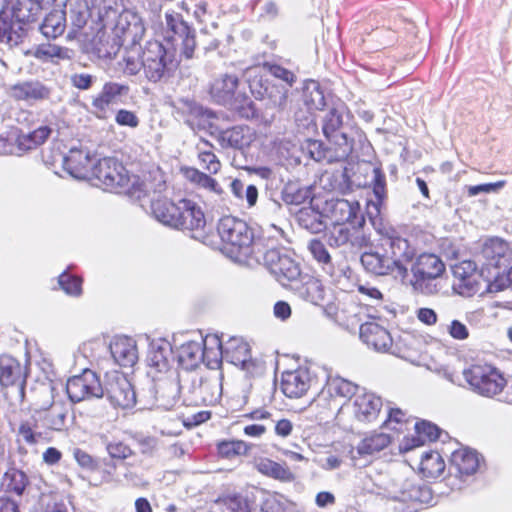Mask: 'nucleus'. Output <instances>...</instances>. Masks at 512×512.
<instances>
[{"mask_svg": "<svg viewBox=\"0 0 512 512\" xmlns=\"http://www.w3.org/2000/svg\"><path fill=\"white\" fill-rule=\"evenodd\" d=\"M356 233H358V231L354 230L352 232L346 224H333V227L327 235L328 243L332 247H341L348 243L352 246L360 245L358 236H354Z\"/></svg>", "mask_w": 512, "mask_h": 512, "instance_id": "nucleus-41", "label": "nucleus"}, {"mask_svg": "<svg viewBox=\"0 0 512 512\" xmlns=\"http://www.w3.org/2000/svg\"><path fill=\"white\" fill-rule=\"evenodd\" d=\"M343 105L331 108L323 118V133L325 137L336 146V160H343L349 156L353 147V140L345 131Z\"/></svg>", "mask_w": 512, "mask_h": 512, "instance_id": "nucleus-8", "label": "nucleus"}, {"mask_svg": "<svg viewBox=\"0 0 512 512\" xmlns=\"http://www.w3.org/2000/svg\"><path fill=\"white\" fill-rule=\"evenodd\" d=\"M26 485L27 477L20 470L11 469L3 476L2 486L5 487L7 492L21 495L24 492Z\"/></svg>", "mask_w": 512, "mask_h": 512, "instance_id": "nucleus-48", "label": "nucleus"}, {"mask_svg": "<svg viewBox=\"0 0 512 512\" xmlns=\"http://www.w3.org/2000/svg\"><path fill=\"white\" fill-rule=\"evenodd\" d=\"M445 331L456 341H465L469 338L470 332L468 327L459 320H452L445 327Z\"/></svg>", "mask_w": 512, "mask_h": 512, "instance_id": "nucleus-60", "label": "nucleus"}, {"mask_svg": "<svg viewBox=\"0 0 512 512\" xmlns=\"http://www.w3.org/2000/svg\"><path fill=\"white\" fill-rule=\"evenodd\" d=\"M66 391L70 400L75 403L102 398L104 395V388L99 377L90 369H85L82 374L68 379Z\"/></svg>", "mask_w": 512, "mask_h": 512, "instance_id": "nucleus-14", "label": "nucleus"}, {"mask_svg": "<svg viewBox=\"0 0 512 512\" xmlns=\"http://www.w3.org/2000/svg\"><path fill=\"white\" fill-rule=\"evenodd\" d=\"M361 308L353 306L350 309V315L347 317L346 325L350 329L359 327V334L361 340L372 347L378 352H391L395 353L393 349V338L390 333L376 322H364V314L361 313Z\"/></svg>", "mask_w": 512, "mask_h": 512, "instance_id": "nucleus-6", "label": "nucleus"}, {"mask_svg": "<svg viewBox=\"0 0 512 512\" xmlns=\"http://www.w3.org/2000/svg\"><path fill=\"white\" fill-rule=\"evenodd\" d=\"M239 84L236 75L221 74L215 78L209 88V94L214 102L221 105H232Z\"/></svg>", "mask_w": 512, "mask_h": 512, "instance_id": "nucleus-26", "label": "nucleus"}, {"mask_svg": "<svg viewBox=\"0 0 512 512\" xmlns=\"http://www.w3.org/2000/svg\"><path fill=\"white\" fill-rule=\"evenodd\" d=\"M20 41L21 34L12 28L11 23L3 20L2 24H0V44L13 47L18 45Z\"/></svg>", "mask_w": 512, "mask_h": 512, "instance_id": "nucleus-56", "label": "nucleus"}, {"mask_svg": "<svg viewBox=\"0 0 512 512\" xmlns=\"http://www.w3.org/2000/svg\"><path fill=\"white\" fill-rule=\"evenodd\" d=\"M491 276L493 279H491V281H487V292H500L512 285V266L507 270L506 274L501 275L497 272Z\"/></svg>", "mask_w": 512, "mask_h": 512, "instance_id": "nucleus-55", "label": "nucleus"}, {"mask_svg": "<svg viewBox=\"0 0 512 512\" xmlns=\"http://www.w3.org/2000/svg\"><path fill=\"white\" fill-rule=\"evenodd\" d=\"M391 442V438L386 433H374L359 442L357 447L351 451L352 459L359 456H371L385 449Z\"/></svg>", "mask_w": 512, "mask_h": 512, "instance_id": "nucleus-34", "label": "nucleus"}, {"mask_svg": "<svg viewBox=\"0 0 512 512\" xmlns=\"http://www.w3.org/2000/svg\"><path fill=\"white\" fill-rule=\"evenodd\" d=\"M171 349L169 344L151 343L147 354V364L157 372L166 371L169 366Z\"/></svg>", "mask_w": 512, "mask_h": 512, "instance_id": "nucleus-39", "label": "nucleus"}, {"mask_svg": "<svg viewBox=\"0 0 512 512\" xmlns=\"http://www.w3.org/2000/svg\"><path fill=\"white\" fill-rule=\"evenodd\" d=\"M224 360L240 367L250 376L263 372L262 363L251 357L249 345L239 337H231L224 344Z\"/></svg>", "mask_w": 512, "mask_h": 512, "instance_id": "nucleus-15", "label": "nucleus"}, {"mask_svg": "<svg viewBox=\"0 0 512 512\" xmlns=\"http://www.w3.org/2000/svg\"><path fill=\"white\" fill-rule=\"evenodd\" d=\"M252 465L259 473L265 476L284 482H289L294 479V475L288 467L269 458L254 457Z\"/></svg>", "mask_w": 512, "mask_h": 512, "instance_id": "nucleus-33", "label": "nucleus"}, {"mask_svg": "<svg viewBox=\"0 0 512 512\" xmlns=\"http://www.w3.org/2000/svg\"><path fill=\"white\" fill-rule=\"evenodd\" d=\"M180 213L177 214L176 229L191 231L192 238L199 239L206 225L201 207L190 199L180 200Z\"/></svg>", "mask_w": 512, "mask_h": 512, "instance_id": "nucleus-17", "label": "nucleus"}, {"mask_svg": "<svg viewBox=\"0 0 512 512\" xmlns=\"http://www.w3.org/2000/svg\"><path fill=\"white\" fill-rule=\"evenodd\" d=\"M351 407L357 420L370 423L378 417L382 407V400L374 393L358 388Z\"/></svg>", "mask_w": 512, "mask_h": 512, "instance_id": "nucleus-20", "label": "nucleus"}, {"mask_svg": "<svg viewBox=\"0 0 512 512\" xmlns=\"http://www.w3.org/2000/svg\"><path fill=\"white\" fill-rule=\"evenodd\" d=\"M177 66L178 60L173 49L158 41L147 43L142 53V68L149 81L158 82L169 78Z\"/></svg>", "mask_w": 512, "mask_h": 512, "instance_id": "nucleus-3", "label": "nucleus"}, {"mask_svg": "<svg viewBox=\"0 0 512 512\" xmlns=\"http://www.w3.org/2000/svg\"><path fill=\"white\" fill-rule=\"evenodd\" d=\"M320 212L311 207H304L296 214L298 224L311 233H320L325 230L326 224Z\"/></svg>", "mask_w": 512, "mask_h": 512, "instance_id": "nucleus-40", "label": "nucleus"}, {"mask_svg": "<svg viewBox=\"0 0 512 512\" xmlns=\"http://www.w3.org/2000/svg\"><path fill=\"white\" fill-rule=\"evenodd\" d=\"M218 234L223 251L232 259L248 256L253 242V233L243 220L232 216L223 217L218 223Z\"/></svg>", "mask_w": 512, "mask_h": 512, "instance_id": "nucleus-2", "label": "nucleus"}, {"mask_svg": "<svg viewBox=\"0 0 512 512\" xmlns=\"http://www.w3.org/2000/svg\"><path fill=\"white\" fill-rule=\"evenodd\" d=\"M313 377L306 367L286 371L282 374L281 389L289 398H300L312 387Z\"/></svg>", "mask_w": 512, "mask_h": 512, "instance_id": "nucleus-19", "label": "nucleus"}, {"mask_svg": "<svg viewBox=\"0 0 512 512\" xmlns=\"http://www.w3.org/2000/svg\"><path fill=\"white\" fill-rule=\"evenodd\" d=\"M250 446L242 440L223 441L218 444V453L224 458H234L248 453Z\"/></svg>", "mask_w": 512, "mask_h": 512, "instance_id": "nucleus-51", "label": "nucleus"}, {"mask_svg": "<svg viewBox=\"0 0 512 512\" xmlns=\"http://www.w3.org/2000/svg\"><path fill=\"white\" fill-rule=\"evenodd\" d=\"M212 146L207 141L198 144V159L201 167L211 174H216L221 168L217 156L211 151Z\"/></svg>", "mask_w": 512, "mask_h": 512, "instance_id": "nucleus-46", "label": "nucleus"}, {"mask_svg": "<svg viewBox=\"0 0 512 512\" xmlns=\"http://www.w3.org/2000/svg\"><path fill=\"white\" fill-rule=\"evenodd\" d=\"M289 502L281 495L267 497L260 508V512H286Z\"/></svg>", "mask_w": 512, "mask_h": 512, "instance_id": "nucleus-57", "label": "nucleus"}, {"mask_svg": "<svg viewBox=\"0 0 512 512\" xmlns=\"http://www.w3.org/2000/svg\"><path fill=\"white\" fill-rule=\"evenodd\" d=\"M299 294L305 300L318 305L324 299V288L318 279L309 277L299 288Z\"/></svg>", "mask_w": 512, "mask_h": 512, "instance_id": "nucleus-49", "label": "nucleus"}, {"mask_svg": "<svg viewBox=\"0 0 512 512\" xmlns=\"http://www.w3.org/2000/svg\"><path fill=\"white\" fill-rule=\"evenodd\" d=\"M52 129L48 126H41L29 133H21L18 134L14 132L15 147L17 148V155H21L22 153L35 149L38 146L42 145L50 136Z\"/></svg>", "mask_w": 512, "mask_h": 512, "instance_id": "nucleus-30", "label": "nucleus"}, {"mask_svg": "<svg viewBox=\"0 0 512 512\" xmlns=\"http://www.w3.org/2000/svg\"><path fill=\"white\" fill-rule=\"evenodd\" d=\"M36 425H33L29 421L24 422L20 425L18 430L19 437L27 444L34 445L39 442L42 434L35 430Z\"/></svg>", "mask_w": 512, "mask_h": 512, "instance_id": "nucleus-61", "label": "nucleus"}, {"mask_svg": "<svg viewBox=\"0 0 512 512\" xmlns=\"http://www.w3.org/2000/svg\"><path fill=\"white\" fill-rule=\"evenodd\" d=\"M358 386L352 382L338 376H328L325 385L318 393V401L324 402L329 408L343 410L346 405V400L354 397Z\"/></svg>", "mask_w": 512, "mask_h": 512, "instance_id": "nucleus-13", "label": "nucleus"}, {"mask_svg": "<svg viewBox=\"0 0 512 512\" xmlns=\"http://www.w3.org/2000/svg\"><path fill=\"white\" fill-rule=\"evenodd\" d=\"M366 489L370 493L383 494L390 499L401 502L427 503L431 499L430 489L418 485L415 482V477L409 479L399 475L387 481L383 488L375 485V487H366Z\"/></svg>", "mask_w": 512, "mask_h": 512, "instance_id": "nucleus-5", "label": "nucleus"}, {"mask_svg": "<svg viewBox=\"0 0 512 512\" xmlns=\"http://www.w3.org/2000/svg\"><path fill=\"white\" fill-rule=\"evenodd\" d=\"M111 355L119 366L133 367L139 358L136 341L127 336L115 337L110 343Z\"/></svg>", "mask_w": 512, "mask_h": 512, "instance_id": "nucleus-25", "label": "nucleus"}, {"mask_svg": "<svg viewBox=\"0 0 512 512\" xmlns=\"http://www.w3.org/2000/svg\"><path fill=\"white\" fill-rule=\"evenodd\" d=\"M9 93L15 100L33 103L48 100L51 95V89L40 81L31 80L12 85Z\"/></svg>", "mask_w": 512, "mask_h": 512, "instance_id": "nucleus-23", "label": "nucleus"}, {"mask_svg": "<svg viewBox=\"0 0 512 512\" xmlns=\"http://www.w3.org/2000/svg\"><path fill=\"white\" fill-rule=\"evenodd\" d=\"M305 102L310 109L322 110L325 106V98L319 87L313 83L312 89L307 88L305 94Z\"/></svg>", "mask_w": 512, "mask_h": 512, "instance_id": "nucleus-58", "label": "nucleus"}, {"mask_svg": "<svg viewBox=\"0 0 512 512\" xmlns=\"http://www.w3.org/2000/svg\"><path fill=\"white\" fill-rule=\"evenodd\" d=\"M224 512H250V503L247 497L240 494L228 495L219 500Z\"/></svg>", "mask_w": 512, "mask_h": 512, "instance_id": "nucleus-50", "label": "nucleus"}, {"mask_svg": "<svg viewBox=\"0 0 512 512\" xmlns=\"http://www.w3.org/2000/svg\"><path fill=\"white\" fill-rule=\"evenodd\" d=\"M95 179L104 189L118 191L129 183V176L124 166L114 158L99 159L93 164L91 180Z\"/></svg>", "mask_w": 512, "mask_h": 512, "instance_id": "nucleus-12", "label": "nucleus"}, {"mask_svg": "<svg viewBox=\"0 0 512 512\" xmlns=\"http://www.w3.org/2000/svg\"><path fill=\"white\" fill-rule=\"evenodd\" d=\"M107 398L115 407L132 408L136 403V394L130 381L122 374L108 378L104 389Z\"/></svg>", "mask_w": 512, "mask_h": 512, "instance_id": "nucleus-18", "label": "nucleus"}, {"mask_svg": "<svg viewBox=\"0 0 512 512\" xmlns=\"http://www.w3.org/2000/svg\"><path fill=\"white\" fill-rule=\"evenodd\" d=\"M166 26L167 29L173 33L171 39L173 41H177L179 36H183L185 33H188L190 27L188 24L182 19L181 15L172 13H166L165 15Z\"/></svg>", "mask_w": 512, "mask_h": 512, "instance_id": "nucleus-52", "label": "nucleus"}, {"mask_svg": "<svg viewBox=\"0 0 512 512\" xmlns=\"http://www.w3.org/2000/svg\"><path fill=\"white\" fill-rule=\"evenodd\" d=\"M107 452L110 457L114 459H126L132 455L131 448L121 441L109 442L106 446Z\"/></svg>", "mask_w": 512, "mask_h": 512, "instance_id": "nucleus-62", "label": "nucleus"}, {"mask_svg": "<svg viewBox=\"0 0 512 512\" xmlns=\"http://www.w3.org/2000/svg\"><path fill=\"white\" fill-rule=\"evenodd\" d=\"M178 105L179 111L187 116L186 122L191 127L205 128L212 125L211 120L215 118V114L211 110L203 108L190 99H181Z\"/></svg>", "mask_w": 512, "mask_h": 512, "instance_id": "nucleus-28", "label": "nucleus"}, {"mask_svg": "<svg viewBox=\"0 0 512 512\" xmlns=\"http://www.w3.org/2000/svg\"><path fill=\"white\" fill-rule=\"evenodd\" d=\"M308 250L310 251L313 258L319 263L324 266L332 267L331 263V256L326 249L323 242H321L318 239H312L308 243Z\"/></svg>", "mask_w": 512, "mask_h": 512, "instance_id": "nucleus-54", "label": "nucleus"}, {"mask_svg": "<svg viewBox=\"0 0 512 512\" xmlns=\"http://www.w3.org/2000/svg\"><path fill=\"white\" fill-rule=\"evenodd\" d=\"M65 20L64 11L54 10L45 17L40 30L45 37L56 38L64 32Z\"/></svg>", "mask_w": 512, "mask_h": 512, "instance_id": "nucleus-42", "label": "nucleus"}, {"mask_svg": "<svg viewBox=\"0 0 512 512\" xmlns=\"http://www.w3.org/2000/svg\"><path fill=\"white\" fill-rule=\"evenodd\" d=\"M420 469L424 476L436 478L443 473L445 462L438 452H427L421 457Z\"/></svg>", "mask_w": 512, "mask_h": 512, "instance_id": "nucleus-43", "label": "nucleus"}, {"mask_svg": "<svg viewBox=\"0 0 512 512\" xmlns=\"http://www.w3.org/2000/svg\"><path fill=\"white\" fill-rule=\"evenodd\" d=\"M479 456L469 448H460L451 454V468L460 476L474 474L479 468Z\"/></svg>", "mask_w": 512, "mask_h": 512, "instance_id": "nucleus-29", "label": "nucleus"}, {"mask_svg": "<svg viewBox=\"0 0 512 512\" xmlns=\"http://www.w3.org/2000/svg\"><path fill=\"white\" fill-rule=\"evenodd\" d=\"M23 382L20 363L11 356H1L0 385L2 387L16 386L22 389Z\"/></svg>", "mask_w": 512, "mask_h": 512, "instance_id": "nucleus-31", "label": "nucleus"}, {"mask_svg": "<svg viewBox=\"0 0 512 512\" xmlns=\"http://www.w3.org/2000/svg\"><path fill=\"white\" fill-rule=\"evenodd\" d=\"M129 91L128 86L107 82L104 84L100 94L93 100L92 105L99 111H106L109 105L116 103L119 97L126 95Z\"/></svg>", "mask_w": 512, "mask_h": 512, "instance_id": "nucleus-37", "label": "nucleus"}, {"mask_svg": "<svg viewBox=\"0 0 512 512\" xmlns=\"http://www.w3.org/2000/svg\"><path fill=\"white\" fill-rule=\"evenodd\" d=\"M505 182L504 181H498L495 183H486V184H479L474 186H467V194L470 197L477 196L481 193H495L498 192L501 188H503Z\"/></svg>", "mask_w": 512, "mask_h": 512, "instance_id": "nucleus-63", "label": "nucleus"}, {"mask_svg": "<svg viewBox=\"0 0 512 512\" xmlns=\"http://www.w3.org/2000/svg\"><path fill=\"white\" fill-rule=\"evenodd\" d=\"M455 278L454 289L464 297H471L480 292L482 287L487 292V281L491 278L484 275V270L478 271L473 261L466 260L452 267Z\"/></svg>", "mask_w": 512, "mask_h": 512, "instance_id": "nucleus-9", "label": "nucleus"}, {"mask_svg": "<svg viewBox=\"0 0 512 512\" xmlns=\"http://www.w3.org/2000/svg\"><path fill=\"white\" fill-rule=\"evenodd\" d=\"M324 211L333 224L350 223L354 227L362 226L365 222L360 215V206L357 201L346 199H331L326 201Z\"/></svg>", "mask_w": 512, "mask_h": 512, "instance_id": "nucleus-16", "label": "nucleus"}, {"mask_svg": "<svg viewBox=\"0 0 512 512\" xmlns=\"http://www.w3.org/2000/svg\"><path fill=\"white\" fill-rule=\"evenodd\" d=\"M505 250V244L499 240H492L484 245L482 253L488 260L486 263L487 270H489L490 267L497 269L502 265ZM488 273L491 274L490 271H488Z\"/></svg>", "mask_w": 512, "mask_h": 512, "instance_id": "nucleus-45", "label": "nucleus"}, {"mask_svg": "<svg viewBox=\"0 0 512 512\" xmlns=\"http://www.w3.org/2000/svg\"><path fill=\"white\" fill-rule=\"evenodd\" d=\"M55 387L50 383L42 387V392L48 397L35 409L33 418L42 421L48 429L62 431L65 427L68 409L64 402L54 400Z\"/></svg>", "mask_w": 512, "mask_h": 512, "instance_id": "nucleus-10", "label": "nucleus"}, {"mask_svg": "<svg viewBox=\"0 0 512 512\" xmlns=\"http://www.w3.org/2000/svg\"><path fill=\"white\" fill-rule=\"evenodd\" d=\"M64 169L76 179L91 180L93 161L90 152L83 149L71 148L62 158Z\"/></svg>", "mask_w": 512, "mask_h": 512, "instance_id": "nucleus-22", "label": "nucleus"}, {"mask_svg": "<svg viewBox=\"0 0 512 512\" xmlns=\"http://www.w3.org/2000/svg\"><path fill=\"white\" fill-rule=\"evenodd\" d=\"M217 140L223 148L242 150L254 140V133L248 126L239 125L218 132Z\"/></svg>", "mask_w": 512, "mask_h": 512, "instance_id": "nucleus-27", "label": "nucleus"}, {"mask_svg": "<svg viewBox=\"0 0 512 512\" xmlns=\"http://www.w3.org/2000/svg\"><path fill=\"white\" fill-rule=\"evenodd\" d=\"M42 10L41 4L36 0H16L10 10V23L12 28L21 35V24L31 23L37 20Z\"/></svg>", "mask_w": 512, "mask_h": 512, "instance_id": "nucleus-24", "label": "nucleus"}, {"mask_svg": "<svg viewBox=\"0 0 512 512\" xmlns=\"http://www.w3.org/2000/svg\"><path fill=\"white\" fill-rule=\"evenodd\" d=\"M203 350H205L206 363L210 369H216L220 366L221 360L224 359V345L217 335H207L202 338Z\"/></svg>", "mask_w": 512, "mask_h": 512, "instance_id": "nucleus-38", "label": "nucleus"}, {"mask_svg": "<svg viewBox=\"0 0 512 512\" xmlns=\"http://www.w3.org/2000/svg\"><path fill=\"white\" fill-rule=\"evenodd\" d=\"M196 396L205 403H212L220 395V384L217 379L200 378L198 387L194 390Z\"/></svg>", "mask_w": 512, "mask_h": 512, "instance_id": "nucleus-47", "label": "nucleus"}, {"mask_svg": "<svg viewBox=\"0 0 512 512\" xmlns=\"http://www.w3.org/2000/svg\"><path fill=\"white\" fill-rule=\"evenodd\" d=\"M151 209L155 219L174 228L178 221L177 214L180 213V200L174 203L168 199H156L152 201Z\"/></svg>", "mask_w": 512, "mask_h": 512, "instance_id": "nucleus-35", "label": "nucleus"}, {"mask_svg": "<svg viewBox=\"0 0 512 512\" xmlns=\"http://www.w3.org/2000/svg\"><path fill=\"white\" fill-rule=\"evenodd\" d=\"M115 121L120 126L136 128L139 125V119L132 111L121 109L116 113Z\"/></svg>", "mask_w": 512, "mask_h": 512, "instance_id": "nucleus-64", "label": "nucleus"}, {"mask_svg": "<svg viewBox=\"0 0 512 512\" xmlns=\"http://www.w3.org/2000/svg\"><path fill=\"white\" fill-rule=\"evenodd\" d=\"M116 29L121 31L125 38L136 41L144 34L145 28L140 17L131 11H123L117 20Z\"/></svg>", "mask_w": 512, "mask_h": 512, "instance_id": "nucleus-36", "label": "nucleus"}, {"mask_svg": "<svg viewBox=\"0 0 512 512\" xmlns=\"http://www.w3.org/2000/svg\"><path fill=\"white\" fill-rule=\"evenodd\" d=\"M271 274L282 284L296 281L301 275L299 264L286 252L279 249H269L260 256H256Z\"/></svg>", "mask_w": 512, "mask_h": 512, "instance_id": "nucleus-11", "label": "nucleus"}, {"mask_svg": "<svg viewBox=\"0 0 512 512\" xmlns=\"http://www.w3.org/2000/svg\"><path fill=\"white\" fill-rule=\"evenodd\" d=\"M383 253L365 252L361 263L365 270L375 275H391L404 282L408 277V264L415 255L409 242L398 236L389 235L382 239Z\"/></svg>", "mask_w": 512, "mask_h": 512, "instance_id": "nucleus-1", "label": "nucleus"}, {"mask_svg": "<svg viewBox=\"0 0 512 512\" xmlns=\"http://www.w3.org/2000/svg\"><path fill=\"white\" fill-rule=\"evenodd\" d=\"M175 46H179L181 49V54L186 59H191L194 55V50L196 47L195 37L192 34L191 29L188 33H185L183 36H179L177 41H173Z\"/></svg>", "mask_w": 512, "mask_h": 512, "instance_id": "nucleus-59", "label": "nucleus"}, {"mask_svg": "<svg viewBox=\"0 0 512 512\" xmlns=\"http://www.w3.org/2000/svg\"><path fill=\"white\" fill-rule=\"evenodd\" d=\"M58 283L70 296L78 297L82 294V279L79 277L63 272L58 278Z\"/></svg>", "mask_w": 512, "mask_h": 512, "instance_id": "nucleus-53", "label": "nucleus"}, {"mask_svg": "<svg viewBox=\"0 0 512 512\" xmlns=\"http://www.w3.org/2000/svg\"><path fill=\"white\" fill-rule=\"evenodd\" d=\"M269 70L275 78L283 80L285 85H267L263 93L261 91L257 92L258 97H267L274 106L283 107L286 104L288 87L292 86L295 76L291 71L279 65H272Z\"/></svg>", "mask_w": 512, "mask_h": 512, "instance_id": "nucleus-21", "label": "nucleus"}, {"mask_svg": "<svg viewBox=\"0 0 512 512\" xmlns=\"http://www.w3.org/2000/svg\"><path fill=\"white\" fill-rule=\"evenodd\" d=\"M463 376L474 392L485 397L498 395L506 386L503 375L491 365H473Z\"/></svg>", "mask_w": 512, "mask_h": 512, "instance_id": "nucleus-7", "label": "nucleus"}, {"mask_svg": "<svg viewBox=\"0 0 512 512\" xmlns=\"http://www.w3.org/2000/svg\"><path fill=\"white\" fill-rule=\"evenodd\" d=\"M204 358L205 350H203L202 339L187 341L178 349V361L187 370L196 368Z\"/></svg>", "mask_w": 512, "mask_h": 512, "instance_id": "nucleus-32", "label": "nucleus"}, {"mask_svg": "<svg viewBox=\"0 0 512 512\" xmlns=\"http://www.w3.org/2000/svg\"><path fill=\"white\" fill-rule=\"evenodd\" d=\"M445 265L435 254H421L411 266L412 279L410 283L415 291L425 295H432L439 291L435 282L443 272Z\"/></svg>", "mask_w": 512, "mask_h": 512, "instance_id": "nucleus-4", "label": "nucleus"}, {"mask_svg": "<svg viewBox=\"0 0 512 512\" xmlns=\"http://www.w3.org/2000/svg\"><path fill=\"white\" fill-rule=\"evenodd\" d=\"M415 430L418 436L412 439L411 444L405 445V450L420 446L425 441H435L439 438L440 434V430L436 425L426 421L416 423Z\"/></svg>", "mask_w": 512, "mask_h": 512, "instance_id": "nucleus-44", "label": "nucleus"}]
</instances>
